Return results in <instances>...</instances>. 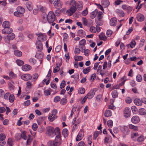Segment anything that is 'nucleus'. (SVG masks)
Wrapping results in <instances>:
<instances>
[{
    "label": "nucleus",
    "instance_id": "nucleus-1",
    "mask_svg": "<svg viewBox=\"0 0 146 146\" xmlns=\"http://www.w3.org/2000/svg\"><path fill=\"white\" fill-rule=\"evenodd\" d=\"M46 19L48 22L49 23H52V25L54 26L56 24L54 22L56 20L55 15L54 12L52 11H50L48 13Z\"/></svg>",
    "mask_w": 146,
    "mask_h": 146
},
{
    "label": "nucleus",
    "instance_id": "nucleus-2",
    "mask_svg": "<svg viewBox=\"0 0 146 146\" xmlns=\"http://www.w3.org/2000/svg\"><path fill=\"white\" fill-rule=\"evenodd\" d=\"M61 141L60 137L56 136L54 141H49L48 144L50 146H59L61 144Z\"/></svg>",
    "mask_w": 146,
    "mask_h": 146
},
{
    "label": "nucleus",
    "instance_id": "nucleus-3",
    "mask_svg": "<svg viewBox=\"0 0 146 146\" xmlns=\"http://www.w3.org/2000/svg\"><path fill=\"white\" fill-rule=\"evenodd\" d=\"M54 128L53 127L49 126L46 128V134L50 137H52L54 136Z\"/></svg>",
    "mask_w": 146,
    "mask_h": 146
},
{
    "label": "nucleus",
    "instance_id": "nucleus-4",
    "mask_svg": "<svg viewBox=\"0 0 146 146\" xmlns=\"http://www.w3.org/2000/svg\"><path fill=\"white\" fill-rule=\"evenodd\" d=\"M15 34L11 33L7 35L6 36H4L3 38L4 39L5 42L7 43H9L10 41L13 40L15 38Z\"/></svg>",
    "mask_w": 146,
    "mask_h": 146
},
{
    "label": "nucleus",
    "instance_id": "nucleus-5",
    "mask_svg": "<svg viewBox=\"0 0 146 146\" xmlns=\"http://www.w3.org/2000/svg\"><path fill=\"white\" fill-rule=\"evenodd\" d=\"M52 2L56 9H59L62 7V3L60 0H52Z\"/></svg>",
    "mask_w": 146,
    "mask_h": 146
},
{
    "label": "nucleus",
    "instance_id": "nucleus-6",
    "mask_svg": "<svg viewBox=\"0 0 146 146\" xmlns=\"http://www.w3.org/2000/svg\"><path fill=\"white\" fill-rule=\"evenodd\" d=\"M52 113L48 117L49 120L50 121H52L57 117L56 115L57 113L56 110H54L52 112Z\"/></svg>",
    "mask_w": 146,
    "mask_h": 146
},
{
    "label": "nucleus",
    "instance_id": "nucleus-7",
    "mask_svg": "<svg viewBox=\"0 0 146 146\" xmlns=\"http://www.w3.org/2000/svg\"><path fill=\"white\" fill-rule=\"evenodd\" d=\"M21 78L25 81H28L30 80L32 78V76L30 74H26L21 75Z\"/></svg>",
    "mask_w": 146,
    "mask_h": 146
},
{
    "label": "nucleus",
    "instance_id": "nucleus-8",
    "mask_svg": "<svg viewBox=\"0 0 146 146\" xmlns=\"http://www.w3.org/2000/svg\"><path fill=\"white\" fill-rule=\"evenodd\" d=\"M124 116L125 117H129L131 115V110L128 107H126L124 111Z\"/></svg>",
    "mask_w": 146,
    "mask_h": 146
},
{
    "label": "nucleus",
    "instance_id": "nucleus-9",
    "mask_svg": "<svg viewBox=\"0 0 146 146\" xmlns=\"http://www.w3.org/2000/svg\"><path fill=\"white\" fill-rule=\"evenodd\" d=\"M76 6H73L70 7L69 10L67 11L69 15H72L76 11Z\"/></svg>",
    "mask_w": 146,
    "mask_h": 146
},
{
    "label": "nucleus",
    "instance_id": "nucleus-10",
    "mask_svg": "<svg viewBox=\"0 0 146 146\" xmlns=\"http://www.w3.org/2000/svg\"><path fill=\"white\" fill-rule=\"evenodd\" d=\"M97 90L96 89H93L90 90V92L86 95L88 96V99H91L94 95L95 92Z\"/></svg>",
    "mask_w": 146,
    "mask_h": 146
},
{
    "label": "nucleus",
    "instance_id": "nucleus-11",
    "mask_svg": "<svg viewBox=\"0 0 146 146\" xmlns=\"http://www.w3.org/2000/svg\"><path fill=\"white\" fill-rule=\"evenodd\" d=\"M36 46L38 51H41L42 50L43 46L40 41L38 40L36 42Z\"/></svg>",
    "mask_w": 146,
    "mask_h": 146
},
{
    "label": "nucleus",
    "instance_id": "nucleus-12",
    "mask_svg": "<svg viewBox=\"0 0 146 146\" xmlns=\"http://www.w3.org/2000/svg\"><path fill=\"white\" fill-rule=\"evenodd\" d=\"M84 131L82 129L80 130L76 138V141H79L82 139L84 136Z\"/></svg>",
    "mask_w": 146,
    "mask_h": 146
},
{
    "label": "nucleus",
    "instance_id": "nucleus-13",
    "mask_svg": "<svg viewBox=\"0 0 146 146\" xmlns=\"http://www.w3.org/2000/svg\"><path fill=\"white\" fill-rule=\"evenodd\" d=\"M140 121L139 117L137 115L133 116L131 119V121L134 123H139Z\"/></svg>",
    "mask_w": 146,
    "mask_h": 146
},
{
    "label": "nucleus",
    "instance_id": "nucleus-14",
    "mask_svg": "<svg viewBox=\"0 0 146 146\" xmlns=\"http://www.w3.org/2000/svg\"><path fill=\"white\" fill-rule=\"evenodd\" d=\"M13 32V29L10 28H4L2 31V33L5 34H9Z\"/></svg>",
    "mask_w": 146,
    "mask_h": 146
},
{
    "label": "nucleus",
    "instance_id": "nucleus-15",
    "mask_svg": "<svg viewBox=\"0 0 146 146\" xmlns=\"http://www.w3.org/2000/svg\"><path fill=\"white\" fill-rule=\"evenodd\" d=\"M31 67L28 64H25L23 65L22 68V70L24 71H28L31 70Z\"/></svg>",
    "mask_w": 146,
    "mask_h": 146
},
{
    "label": "nucleus",
    "instance_id": "nucleus-16",
    "mask_svg": "<svg viewBox=\"0 0 146 146\" xmlns=\"http://www.w3.org/2000/svg\"><path fill=\"white\" fill-rule=\"evenodd\" d=\"M117 23V19L116 18L114 17L111 18L110 21V25L111 26H115Z\"/></svg>",
    "mask_w": 146,
    "mask_h": 146
},
{
    "label": "nucleus",
    "instance_id": "nucleus-17",
    "mask_svg": "<svg viewBox=\"0 0 146 146\" xmlns=\"http://www.w3.org/2000/svg\"><path fill=\"white\" fill-rule=\"evenodd\" d=\"M136 18L137 20L139 21H142L144 19V16L142 14L139 13L137 15Z\"/></svg>",
    "mask_w": 146,
    "mask_h": 146
},
{
    "label": "nucleus",
    "instance_id": "nucleus-18",
    "mask_svg": "<svg viewBox=\"0 0 146 146\" xmlns=\"http://www.w3.org/2000/svg\"><path fill=\"white\" fill-rule=\"evenodd\" d=\"M134 102L135 104L138 106H141L142 104L141 99L140 100L139 99H135L134 100Z\"/></svg>",
    "mask_w": 146,
    "mask_h": 146
},
{
    "label": "nucleus",
    "instance_id": "nucleus-19",
    "mask_svg": "<svg viewBox=\"0 0 146 146\" xmlns=\"http://www.w3.org/2000/svg\"><path fill=\"white\" fill-rule=\"evenodd\" d=\"M44 54L42 52H37L35 55V57L38 59H42L43 58Z\"/></svg>",
    "mask_w": 146,
    "mask_h": 146
},
{
    "label": "nucleus",
    "instance_id": "nucleus-20",
    "mask_svg": "<svg viewBox=\"0 0 146 146\" xmlns=\"http://www.w3.org/2000/svg\"><path fill=\"white\" fill-rule=\"evenodd\" d=\"M17 11L23 15V13L25 11V9L24 8L21 6H19L17 7Z\"/></svg>",
    "mask_w": 146,
    "mask_h": 146
},
{
    "label": "nucleus",
    "instance_id": "nucleus-21",
    "mask_svg": "<svg viewBox=\"0 0 146 146\" xmlns=\"http://www.w3.org/2000/svg\"><path fill=\"white\" fill-rule=\"evenodd\" d=\"M78 33L79 36L81 37H83L86 35L85 32L82 30H79L78 32Z\"/></svg>",
    "mask_w": 146,
    "mask_h": 146
},
{
    "label": "nucleus",
    "instance_id": "nucleus-22",
    "mask_svg": "<svg viewBox=\"0 0 146 146\" xmlns=\"http://www.w3.org/2000/svg\"><path fill=\"white\" fill-rule=\"evenodd\" d=\"M54 135H56V136H60V129L58 127H56L54 129Z\"/></svg>",
    "mask_w": 146,
    "mask_h": 146
},
{
    "label": "nucleus",
    "instance_id": "nucleus-23",
    "mask_svg": "<svg viewBox=\"0 0 146 146\" xmlns=\"http://www.w3.org/2000/svg\"><path fill=\"white\" fill-rule=\"evenodd\" d=\"M99 37L101 40H106L107 38L105 36L104 34L103 33H102L100 35H99Z\"/></svg>",
    "mask_w": 146,
    "mask_h": 146
},
{
    "label": "nucleus",
    "instance_id": "nucleus-24",
    "mask_svg": "<svg viewBox=\"0 0 146 146\" xmlns=\"http://www.w3.org/2000/svg\"><path fill=\"white\" fill-rule=\"evenodd\" d=\"M98 13V11L95 10L90 13V17L92 19H94Z\"/></svg>",
    "mask_w": 146,
    "mask_h": 146
},
{
    "label": "nucleus",
    "instance_id": "nucleus-25",
    "mask_svg": "<svg viewBox=\"0 0 146 146\" xmlns=\"http://www.w3.org/2000/svg\"><path fill=\"white\" fill-rule=\"evenodd\" d=\"M82 2L81 1H78L77 3V9L79 10H81L83 7Z\"/></svg>",
    "mask_w": 146,
    "mask_h": 146
},
{
    "label": "nucleus",
    "instance_id": "nucleus-26",
    "mask_svg": "<svg viewBox=\"0 0 146 146\" xmlns=\"http://www.w3.org/2000/svg\"><path fill=\"white\" fill-rule=\"evenodd\" d=\"M10 23L8 21H5L4 22L3 24V26L5 28H9L10 26Z\"/></svg>",
    "mask_w": 146,
    "mask_h": 146
},
{
    "label": "nucleus",
    "instance_id": "nucleus-27",
    "mask_svg": "<svg viewBox=\"0 0 146 146\" xmlns=\"http://www.w3.org/2000/svg\"><path fill=\"white\" fill-rule=\"evenodd\" d=\"M62 134L64 137H68V129L66 128L63 129L62 131Z\"/></svg>",
    "mask_w": 146,
    "mask_h": 146
},
{
    "label": "nucleus",
    "instance_id": "nucleus-28",
    "mask_svg": "<svg viewBox=\"0 0 146 146\" xmlns=\"http://www.w3.org/2000/svg\"><path fill=\"white\" fill-rule=\"evenodd\" d=\"M14 54L16 56L20 57L22 55V52L19 50H15L14 51Z\"/></svg>",
    "mask_w": 146,
    "mask_h": 146
},
{
    "label": "nucleus",
    "instance_id": "nucleus-29",
    "mask_svg": "<svg viewBox=\"0 0 146 146\" xmlns=\"http://www.w3.org/2000/svg\"><path fill=\"white\" fill-rule=\"evenodd\" d=\"M101 3L105 7H108L110 4V3L108 0H104L102 1Z\"/></svg>",
    "mask_w": 146,
    "mask_h": 146
},
{
    "label": "nucleus",
    "instance_id": "nucleus-30",
    "mask_svg": "<svg viewBox=\"0 0 146 146\" xmlns=\"http://www.w3.org/2000/svg\"><path fill=\"white\" fill-rule=\"evenodd\" d=\"M139 113L141 115H144L146 114L145 110L144 108H141L139 110Z\"/></svg>",
    "mask_w": 146,
    "mask_h": 146
},
{
    "label": "nucleus",
    "instance_id": "nucleus-31",
    "mask_svg": "<svg viewBox=\"0 0 146 146\" xmlns=\"http://www.w3.org/2000/svg\"><path fill=\"white\" fill-rule=\"evenodd\" d=\"M112 115L111 112L110 110L106 111L105 114V116L107 117H108L111 116Z\"/></svg>",
    "mask_w": 146,
    "mask_h": 146
},
{
    "label": "nucleus",
    "instance_id": "nucleus-32",
    "mask_svg": "<svg viewBox=\"0 0 146 146\" xmlns=\"http://www.w3.org/2000/svg\"><path fill=\"white\" fill-rule=\"evenodd\" d=\"M28 9L30 11H31L33 9V6L32 5L31 3L28 2L26 5Z\"/></svg>",
    "mask_w": 146,
    "mask_h": 146
},
{
    "label": "nucleus",
    "instance_id": "nucleus-33",
    "mask_svg": "<svg viewBox=\"0 0 146 146\" xmlns=\"http://www.w3.org/2000/svg\"><path fill=\"white\" fill-rule=\"evenodd\" d=\"M13 14L15 16L19 17H21L23 16V15L21 14V13L17 11L14 12Z\"/></svg>",
    "mask_w": 146,
    "mask_h": 146
},
{
    "label": "nucleus",
    "instance_id": "nucleus-34",
    "mask_svg": "<svg viewBox=\"0 0 146 146\" xmlns=\"http://www.w3.org/2000/svg\"><path fill=\"white\" fill-rule=\"evenodd\" d=\"M21 138H23L24 140H26L27 139V137L26 136L25 132L24 131H23L22 133L21 134Z\"/></svg>",
    "mask_w": 146,
    "mask_h": 146
},
{
    "label": "nucleus",
    "instance_id": "nucleus-35",
    "mask_svg": "<svg viewBox=\"0 0 146 146\" xmlns=\"http://www.w3.org/2000/svg\"><path fill=\"white\" fill-rule=\"evenodd\" d=\"M111 95L112 96V97L114 98H115L116 97H117L118 94L116 90H114L113 91L112 93H111Z\"/></svg>",
    "mask_w": 146,
    "mask_h": 146
},
{
    "label": "nucleus",
    "instance_id": "nucleus-36",
    "mask_svg": "<svg viewBox=\"0 0 146 146\" xmlns=\"http://www.w3.org/2000/svg\"><path fill=\"white\" fill-rule=\"evenodd\" d=\"M8 99L10 102L11 103L13 102L15 99L14 96L13 95L10 94Z\"/></svg>",
    "mask_w": 146,
    "mask_h": 146
},
{
    "label": "nucleus",
    "instance_id": "nucleus-37",
    "mask_svg": "<svg viewBox=\"0 0 146 146\" xmlns=\"http://www.w3.org/2000/svg\"><path fill=\"white\" fill-rule=\"evenodd\" d=\"M50 89H48L47 90H44V93L45 96H47L50 94Z\"/></svg>",
    "mask_w": 146,
    "mask_h": 146
},
{
    "label": "nucleus",
    "instance_id": "nucleus-38",
    "mask_svg": "<svg viewBox=\"0 0 146 146\" xmlns=\"http://www.w3.org/2000/svg\"><path fill=\"white\" fill-rule=\"evenodd\" d=\"M90 70V67H88L83 70V72L84 74H86L89 72Z\"/></svg>",
    "mask_w": 146,
    "mask_h": 146
},
{
    "label": "nucleus",
    "instance_id": "nucleus-39",
    "mask_svg": "<svg viewBox=\"0 0 146 146\" xmlns=\"http://www.w3.org/2000/svg\"><path fill=\"white\" fill-rule=\"evenodd\" d=\"M129 128L130 129H133L135 130H137V126H135L132 124H129Z\"/></svg>",
    "mask_w": 146,
    "mask_h": 146
},
{
    "label": "nucleus",
    "instance_id": "nucleus-40",
    "mask_svg": "<svg viewBox=\"0 0 146 146\" xmlns=\"http://www.w3.org/2000/svg\"><path fill=\"white\" fill-rule=\"evenodd\" d=\"M13 139L9 138L8 139L7 141V144L10 146H12L13 145Z\"/></svg>",
    "mask_w": 146,
    "mask_h": 146
},
{
    "label": "nucleus",
    "instance_id": "nucleus-41",
    "mask_svg": "<svg viewBox=\"0 0 146 146\" xmlns=\"http://www.w3.org/2000/svg\"><path fill=\"white\" fill-rule=\"evenodd\" d=\"M90 31L92 33H96V28L93 26H92L90 27Z\"/></svg>",
    "mask_w": 146,
    "mask_h": 146
},
{
    "label": "nucleus",
    "instance_id": "nucleus-42",
    "mask_svg": "<svg viewBox=\"0 0 146 146\" xmlns=\"http://www.w3.org/2000/svg\"><path fill=\"white\" fill-rule=\"evenodd\" d=\"M16 62L17 64L20 66H22L24 64L23 61L20 60H17Z\"/></svg>",
    "mask_w": 146,
    "mask_h": 146
},
{
    "label": "nucleus",
    "instance_id": "nucleus-43",
    "mask_svg": "<svg viewBox=\"0 0 146 146\" xmlns=\"http://www.w3.org/2000/svg\"><path fill=\"white\" fill-rule=\"evenodd\" d=\"M67 102V100L65 98H62L60 101V104L62 105H65Z\"/></svg>",
    "mask_w": 146,
    "mask_h": 146
},
{
    "label": "nucleus",
    "instance_id": "nucleus-44",
    "mask_svg": "<svg viewBox=\"0 0 146 146\" xmlns=\"http://www.w3.org/2000/svg\"><path fill=\"white\" fill-rule=\"evenodd\" d=\"M96 22L97 24L96 26H100L103 24V22L101 20V19H98V20H96Z\"/></svg>",
    "mask_w": 146,
    "mask_h": 146
},
{
    "label": "nucleus",
    "instance_id": "nucleus-45",
    "mask_svg": "<svg viewBox=\"0 0 146 146\" xmlns=\"http://www.w3.org/2000/svg\"><path fill=\"white\" fill-rule=\"evenodd\" d=\"M29 62L33 65L35 64L36 62V60L35 59L32 58L29 59Z\"/></svg>",
    "mask_w": 146,
    "mask_h": 146
},
{
    "label": "nucleus",
    "instance_id": "nucleus-46",
    "mask_svg": "<svg viewBox=\"0 0 146 146\" xmlns=\"http://www.w3.org/2000/svg\"><path fill=\"white\" fill-rule=\"evenodd\" d=\"M6 136L4 134H0V140H4Z\"/></svg>",
    "mask_w": 146,
    "mask_h": 146
},
{
    "label": "nucleus",
    "instance_id": "nucleus-47",
    "mask_svg": "<svg viewBox=\"0 0 146 146\" xmlns=\"http://www.w3.org/2000/svg\"><path fill=\"white\" fill-rule=\"evenodd\" d=\"M88 11L87 8H86L83 11L82 13V15L83 16H85L88 14Z\"/></svg>",
    "mask_w": 146,
    "mask_h": 146
},
{
    "label": "nucleus",
    "instance_id": "nucleus-48",
    "mask_svg": "<svg viewBox=\"0 0 146 146\" xmlns=\"http://www.w3.org/2000/svg\"><path fill=\"white\" fill-rule=\"evenodd\" d=\"M137 81L139 82H141L142 80V78L141 76L139 74L136 76Z\"/></svg>",
    "mask_w": 146,
    "mask_h": 146
},
{
    "label": "nucleus",
    "instance_id": "nucleus-49",
    "mask_svg": "<svg viewBox=\"0 0 146 146\" xmlns=\"http://www.w3.org/2000/svg\"><path fill=\"white\" fill-rule=\"evenodd\" d=\"M60 100V97L58 96H56L54 99V101L55 102H57Z\"/></svg>",
    "mask_w": 146,
    "mask_h": 146
},
{
    "label": "nucleus",
    "instance_id": "nucleus-50",
    "mask_svg": "<svg viewBox=\"0 0 146 146\" xmlns=\"http://www.w3.org/2000/svg\"><path fill=\"white\" fill-rule=\"evenodd\" d=\"M82 23L83 25L85 26H86L87 25L88 21L87 19L85 18H82Z\"/></svg>",
    "mask_w": 146,
    "mask_h": 146
},
{
    "label": "nucleus",
    "instance_id": "nucleus-51",
    "mask_svg": "<svg viewBox=\"0 0 146 146\" xmlns=\"http://www.w3.org/2000/svg\"><path fill=\"white\" fill-rule=\"evenodd\" d=\"M66 85L65 82L64 80H62L61 82L60 85V88L62 89L65 87Z\"/></svg>",
    "mask_w": 146,
    "mask_h": 146
},
{
    "label": "nucleus",
    "instance_id": "nucleus-52",
    "mask_svg": "<svg viewBox=\"0 0 146 146\" xmlns=\"http://www.w3.org/2000/svg\"><path fill=\"white\" fill-rule=\"evenodd\" d=\"M83 58L81 56H77L75 58V60L76 61H80L83 60Z\"/></svg>",
    "mask_w": 146,
    "mask_h": 146
},
{
    "label": "nucleus",
    "instance_id": "nucleus-53",
    "mask_svg": "<svg viewBox=\"0 0 146 146\" xmlns=\"http://www.w3.org/2000/svg\"><path fill=\"white\" fill-rule=\"evenodd\" d=\"M112 33V31L111 30H108L107 31L106 34L108 37H110L111 36Z\"/></svg>",
    "mask_w": 146,
    "mask_h": 146
},
{
    "label": "nucleus",
    "instance_id": "nucleus-54",
    "mask_svg": "<svg viewBox=\"0 0 146 146\" xmlns=\"http://www.w3.org/2000/svg\"><path fill=\"white\" fill-rule=\"evenodd\" d=\"M108 125L109 127H111L113 125V121L111 120H109L107 122Z\"/></svg>",
    "mask_w": 146,
    "mask_h": 146
},
{
    "label": "nucleus",
    "instance_id": "nucleus-55",
    "mask_svg": "<svg viewBox=\"0 0 146 146\" xmlns=\"http://www.w3.org/2000/svg\"><path fill=\"white\" fill-rule=\"evenodd\" d=\"M55 13L57 16H58L61 14V11L60 9H57L56 10Z\"/></svg>",
    "mask_w": 146,
    "mask_h": 146
},
{
    "label": "nucleus",
    "instance_id": "nucleus-56",
    "mask_svg": "<svg viewBox=\"0 0 146 146\" xmlns=\"http://www.w3.org/2000/svg\"><path fill=\"white\" fill-rule=\"evenodd\" d=\"M38 77V74L35 73L33 74L32 76L33 79L34 81L36 80Z\"/></svg>",
    "mask_w": 146,
    "mask_h": 146
},
{
    "label": "nucleus",
    "instance_id": "nucleus-57",
    "mask_svg": "<svg viewBox=\"0 0 146 146\" xmlns=\"http://www.w3.org/2000/svg\"><path fill=\"white\" fill-rule=\"evenodd\" d=\"M102 100V96L101 95H98L96 97V100L97 101L99 102Z\"/></svg>",
    "mask_w": 146,
    "mask_h": 146
},
{
    "label": "nucleus",
    "instance_id": "nucleus-58",
    "mask_svg": "<svg viewBox=\"0 0 146 146\" xmlns=\"http://www.w3.org/2000/svg\"><path fill=\"white\" fill-rule=\"evenodd\" d=\"M30 101L29 100H28L25 102L23 103V105L25 106H27L30 104Z\"/></svg>",
    "mask_w": 146,
    "mask_h": 146
},
{
    "label": "nucleus",
    "instance_id": "nucleus-59",
    "mask_svg": "<svg viewBox=\"0 0 146 146\" xmlns=\"http://www.w3.org/2000/svg\"><path fill=\"white\" fill-rule=\"evenodd\" d=\"M135 44L136 43L135 41H132L130 42V43L129 44H128V45L130 44L131 47V48H133V47L135 46Z\"/></svg>",
    "mask_w": 146,
    "mask_h": 146
},
{
    "label": "nucleus",
    "instance_id": "nucleus-60",
    "mask_svg": "<svg viewBox=\"0 0 146 146\" xmlns=\"http://www.w3.org/2000/svg\"><path fill=\"white\" fill-rule=\"evenodd\" d=\"M61 46L60 45H58L57 46L55 49V51L56 52H59L61 49Z\"/></svg>",
    "mask_w": 146,
    "mask_h": 146
},
{
    "label": "nucleus",
    "instance_id": "nucleus-61",
    "mask_svg": "<svg viewBox=\"0 0 146 146\" xmlns=\"http://www.w3.org/2000/svg\"><path fill=\"white\" fill-rule=\"evenodd\" d=\"M86 41L84 39H83L79 42V45H85Z\"/></svg>",
    "mask_w": 146,
    "mask_h": 146
},
{
    "label": "nucleus",
    "instance_id": "nucleus-62",
    "mask_svg": "<svg viewBox=\"0 0 146 146\" xmlns=\"http://www.w3.org/2000/svg\"><path fill=\"white\" fill-rule=\"evenodd\" d=\"M138 134L137 133H132L131 134V138L133 139L138 136Z\"/></svg>",
    "mask_w": 146,
    "mask_h": 146
},
{
    "label": "nucleus",
    "instance_id": "nucleus-63",
    "mask_svg": "<svg viewBox=\"0 0 146 146\" xmlns=\"http://www.w3.org/2000/svg\"><path fill=\"white\" fill-rule=\"evenodd\" d=\"M32 129L34 131H36L37 128V125L36 123H34L32 125Z\"/></svg>",
    "mask_w": 146,
    "mask_h": 146
},
{
    "label": "nucleus",
    "instance_id": "nucleus-64",
    "mask_svg": "<svg viewBox=\"0 0 146 146\" xmlns=\"http://www.w3.org/2000/svg\"><path fill=\"white\" fill-rule=\"evenodd\" d=\"M144 139L143 136H141L139 137L137 139L138 142H141L143 141Z\"/></svg>",
    "mask_w": 146,
    "mask_h": 146
}]
</instances>
